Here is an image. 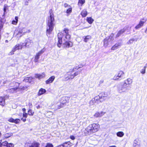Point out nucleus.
<instances>
[{"instance_id":"603ef678","label":"nucleus","mask_w":147,"mask_h":147,"mask_svg":"<svg viewBox=\"0 0 147 147\" xmlns=\"http://www.w3.org/2000/svg\"><path fill=\"white\" fill-rule=\"evenodd\" d=\"M26 118H22L21 120H22L23 122H25L26 120Z\"/></svg>"},{"instance_id":"e433bc0d","label":"nucleus","mask_w":147,"mask_h":147,"mask_svg":"<svg viewBox=\"0 0 147 147\" xmlns=\"http://www.w3.org/2000/svg\"><path fill=\"white\" fill-rule=\"evenodd\" d=\"M13 135V134L11 133H7L5 134L4 135V137L5 138H8L11 136Z\"/></svg>"},{"instance_id":"ea45409f","label":"nucleus","mask_w":147,"mask_h":147,"mask_svg":"<svg viewBox=\"0 0 147 147\" xmlns=\"http://www.w3.org/2000/svg\"><path fill=\"white\" fill-rule=\"evenodd\" d=\"M45 147H53V146L52 144L48 143L46 144Z\"/></svg>"},{"instance_id":"9d476101","label":"nucleus","mask_w":147,"mask_h":147,"mask_svg":"<svg viewBox=\"0 0 147 147\" xmlns=\"http://www.w3.org/2000/svg\"><path fill=\"white\" fill-rule=\"evenodd\" d=\"M113 36L114 34H111L109 38L107 37L104 39L103 42L104 47H107V46L108 45L109 40L111 41H112L114 40V38H113Z\"/></svg>"},{"instance_id":"473e14b6","label":"nucleus","mask_w":147,"mask_h":147,"mask_svg":"<svg viewBox=\"0 0 147 147\" xmlns=\"http://www.w3.org/2000/svg\"><path fill=\"white\" fill-rule=\"evenodd\" d=\"M18 18L17 16L15 17V20H13L12 21V24L14 25H16L18 21Z\"/></svg>"},{"instance_id":"2f4dec72","label":"nucleus","mask_w":147,"mask_h":147,"mask_svg":"<svg viewBox=\"0 0 147 147\" xmlns=\"http://www.w3.org/2000/svg\"><path fill=\"white\" fill-rule=\"evenodd\" d=\"M2 140H0V147H2V146H6L7 147L8 143L7 141H5L4 142L1 143Z\"/></svg>"},{"instance_id":"a18cd8bd","label":"nucleus","mask_w":147,"mask_h":147,"mask_svg":"<svg viewBox=\"0 0 147 147\" xmlns=\"http://www.w3.org/2000/svg\"><path fill=\"white\" fill-rule=\"evenodd\" d=\"M73 74V76H74V78L75 77L80 74V72H79L78 71H76V72L74 73Z\"/></svg>"},{"instance_id":"f3484780","label":"nucleus","mask_w":147,"mask_h":147,"mask_svg":"<svg viewBox=\"0 0 147 147\" xmlns=\"http://www.w3.org/2000/svg\"><path fill=\"white\" fill-rule=\"evenodd\" d=\"M141 145V141L138 139H136L133 143L134 147H140Z\"/></svg>"},{"instance_id":"09e8293b","label":"nucleus","mask_w":147,"mask_h":147,"mask_svg":"<svg viewBox=\"0 0 147 147\" xmlns=\"http://www.w3.org/2000/svg\"><path fill=\"white\" fill-rule=\"evenodd\" d=\"M64 6L65 7H71V6L70 5H69L68 4H67L66 3H65L64 4Z\"/></svg>"},{"instance_id":"cd10ccee","label":"nucleus","mask_w":147,"mask_h":147,"mask_svg":"<svg viewBox=\"0 0 147 147\" xmlns=\"http://www.w3.org/2000/svg\"><path fill=\"white\" fill-rule=\"evenodd\" d=\"M85 2V0H79L78 5L79 6H82Z\"/></svg>"},{"instance_id":"4468645a","label":"nucleus","mask_w":147,"mask_h":147,"mask_svg":"<svg viewBox=\"0 0 147 147\" xmlns=\"http://www.w3.org/2000/svg\"><path fill=\"white\" fill-rule=\"evenodd\" d=\"M133 82L132 80L130 78H128L123 81V84L128 88Z\"/></svg>"},{"instance_id":"423d86ee","label":"nucleus","mask_w":147,"mask_h":147,"mask_svg":"<svg viewBox=\"0 0 147 147\" xmlns=\"http://www.w3.org/2000/svg\"><path fill=\"white\" fill-rule=\"evenodd\" d=\"M117 87V92L121 94L126 92H127L129 90L128 88H127L123 84L118 85Z\"/></svg>"},{"instance_id":"5fc2aeb1","label":"nucleus","mask_w":147,"mask_h":147,"mask_svg":"<svg viewBox=\"0 0 147 147\" xmlns=\"http://www.w3.org/2000/svg\"><path fill=\"white\" fill-rule=\"evenodd\" d=\"M56 147H64V145L63 144L62 145H59Z\"/></svg>"},{"instance_id":"f8f14e48","label":"nucleus","mask_w":147,"mask_h":147,"mask_svg":"<svg viewBox=\"0 0 147 147\" xmlns=\"http://www.w3.org/2000/svg\"><path fill=\"white\" fill-rule=\"evenodd\" d=\"M45 50V49L44 48L42 49L40 51L37 53L35 56L34 61L35 62L38 61V60L40 56L43 53Z\"/></svg>"},{"instance_id":"37998d69","label":"nucleus","mask_w":147,"mask_h":147,"mask_svg":"<svg viewBox=\"0 0 147 147\" xmlns=\"http://www.w3.org/2000/svg\"><path fill=\"white\" fill-rule=\"evenodd\" d=\"M8 6L6 4H5L4 5V13L6 11V10L8 9Z\"/></svg>"},{"instance_id":"6e6d98bb","label":"nucleus","mask_w":147,"mask_h":147,"mask_svg":"<svg viewBox=\"0 0 147 147\" xmlns=\"http://www.w3.org/2000/svg\"><path fill=\"white\" fill-rule=\"evenodd\" d=\"M26 110V109L25 108H23V109H22V111L23 112V113H25Z\"/></svg>"},{"instance_id":"49530a36","label":"nucleus","mask_w":147,"mask_h":147,"mask_svg":"<svg viewBox=\"0 0 147 147\" xmlns=\"http://www.w3.org/2000/svg\"><path fill=\"white\" fill-rule=\"evenodd\" d=\"M140 72L142 74H144L146 73V70L145 69H143L140 71Z\"/></svg>"},{"instance_id":"c85d7f7f","label":"nucleus","mask_w":147,"mask_h":147,"mask_svg":"<svg viewBox=\"0 0 147 147\" xmlns=\"http://www.w3.org/2000/svg\"><path fill=\"white\" fill-rule=\"evenodd\" d=\"M86 20L89 24H92L94 21L93 19L91 17H87Z\"/></svg>"},{"instance_id":"a19ab883","label":"nucleus","mask_w":147,"mask_h":147,"mask_svg":"<svg viewBox=\"0 0 147 147\" xmlns=\"http://www.w3.org/2000/svg\"><path fill=\"white\" fill-rule=\"evenodd\" d=\"M64 147H70L69 144L68 142H65L63 144Z\"/></svg>"},{"instance_id":"39448f33","label":"nucleus","mask_w":147,"mask_h":147,"mask_svg":"<svg viewBox=\"0 0 147 147\" xmlns=\"http://www.w3.org/2000/svg\"><path fill=\"white\" fill-rule=\"evenodd\" d=\"M30 32V30H26L25 28L23 29H20L19 30H16L15 31L14 35L16 36L17 38H20L26 32Z\"/></svg>"},{"instance_id":"ddd939ff","label":"nucleus","mask_w":147,"mask_h":147,"mask_svg":"<svg viewBox=\"0 0 147 147\" xmlns=\"http://www.w3.org/2000/svg\"><path fill=\"white\" fill-rule=\"evenodd\" d=\"M24 90V87H21L20 86V88H13L8 90L9 92L11 93H14L17 92L18 91H20L21 90Z\"/></svg>"},{"instance_id":"de8ad7c7","label":"nucleus","mask_w":147,"mask_h":147,"mask_svg":"<svg viewBox=\"0 0 147 147\" xmlns=\"http://www.w3.org/2000/svg\"><path fill=\"white\" fill-rule=\"evenodd\" d=\"M23 116L24 117L26 118L28 116V114L26 113H23Z\"/></svg>"},{"instance_id":"5701e85b","label":"nucleus","mask_w":147,"mask_h":147,"mask_svg":"<svg viewBox=\"0 0 147 147\" xmlns=\"http://www.w3.org/2000/svg\"><path fill=\"white\" fill-rule=\"evenodd\" d=\"M126 28H124L122 29L119 31L116 36V37H118L120 36L121 34H122L125 31Z\"/></svg>"},{"instance_id":"4d7b16f0","label":"nucleus","mask_w":147,"mask_h":147,"mask_svg":"<svg viewBox=\"0 0 147 147\" xmlns=\"http://www.w3.org/2000/svg\"><path fill=\"white\" fill-rule=\"evenodd\" d=\"M36 108H37V109H39L40 108V106L38 105L36 107Z\"/></svg>"},{"instance_id":"052dcab7","label":"nucleus","mask_w":147,"mask_h":147,"mask_svg":"<svg viewBox=\"0 0 147 147\" xmlns=\"http://www.w3.org/2000/svg\"><path fill=\"white\" fill-rule=\"evenodd\" d=\"M103 82V80H101L100 81V83H102Z\"/></svg>"},{"instance_id":"864d4df0","label":"nucleus","mask_w":147,"mask_h":147,"mask_svg":"<svg viewBox=\"0 0 147 147\" xmlns=\"http://www.w3.org/2000/svg\"><path fill=\"white\" fill-rule=\"evenodd\" d=\"M28 105H29L30 108H32V104L31 103H29L28 104Z\"/></svg>"},{"instance_id":"680f3d73","label":"nucleus","mask_w":147,"mask_h":147,"mask_svg":"<svg viewBox=\"0 0 147 147\" xmlns=\"http://www.w3.org/2000/svg\"><path fill=\"white\" fill-rule=\"evenodd\" d=\"M146 66H145L144 67V69H145V70H146Z\"/></svg>"},{"instance_id":"0eeeda50","label":"nucleus","mask_w":147,"mask_h":147,"mask_svg":"<svg viewBox=\"0 0 147 147\" xmlns=\"http://www.w3.org/2000/svg\"><path fill=\"white\" fill-rule=\"evenodd\" d=\"M147 20V18L146 17H143L141 19L138 24L135 27V28L138 29L142 27Z\"/></svg>"},{"instance_id":"3c124183","label":"nucleus","mask_w":147,"mask_h":147,"mask_svg":"<svg viewBox=\"0 0 147 147\" xmlns=\"http://www.w3.org/2000/svg\"><path fill=\"white\" fill-rule=\"evenodd\" d=\"M28 0H26V1L25 2V5H28Z\"/></svg>"},{"instance_id":"f03ea898","label":"nucleus","mask_w":147,"mask_h":147,"mask_svg":"<svg viewBox=\"0 0 147 147\" xmlns=\"http://www.w3.org/2000/svg\"><path fill=\"white\" fill-rule=\"evenodd\" d=\"M54 19V15L52 12L50 11L49 16H48L47 19V33L50 34L53 31L55 25Z\"/></svg>"},{"instance_id":"a878e982","label":"nucleus","mask_w":147,"mask_h":147,"mask_svg":"<svg viewBox=\"0 0 147 147\" xmlns=\"http://www.w3.org/2000/svg\"><path fill=\"white\" fill-rule=\"evenodd\" d=\"M5 104V100L4 98L0 97V105L2 106H4Z\"/></svg>"},{"instance_id":"6ab92c4d","label":"nucleus","mask_w":147,"mask_h":147,"mask_svg":"<svg viewBox=\"0 0 147 147\" xmlns=\"http://www.w3.org/2000/svg\"><path fill=\"white\" fill-rule=\"evenodd\" d=\"M8 121L9 122L17 124L20 123V120L18 119H14L12 118H10L8 119Z\"/></svg>"},{"instance_id":"20e7f679","label":"nucleus","mask_w":147,"mask_h":147,"mask_svg":"<svg viewBox=\"0 0 147 147\" xmlns=\"http://www.w3.org/2000/svg\"><path fill=\"white\" fill-rule=\"evenodd\" d=\"M107 96L106 94L104 92L100 93L98 95L96 96L90 101L89 104L90 105L92 106L94 105L97 101H99L101 102L104 101L105 98Z\"/></svg>"},{"instance_id":"7ed1b4c3","label":"nucleus","mask_w":147,"mask_h":147,"mask_svg":"<svg viewBox=\"0 0 147 147\" xmlns=\"http://www.w3.org/2000/svg\"><path fill=\"white\" fill-rule=\"evenodd\" d=\"M100 126L97 123H93L90 125L86 129L84 133L86 135H90L97 131L99 129Z\"/></svg>"},{"instance_id":"bb28decb","label":"nucleus","mask_w":147,"mask_h":147,"mask_svg":"<svg viewBox=\"0 0 147 147\" xmlns=\"http://www.w3.org/2000/svg\"><path fill=\"white\" fill-rule=\"evenodd\" d=\"M138 39V38H133L132 39H130L127 42V43L128 45H130V44H131V43H133V42L134 41H136Z\"/></svg>"},{"instance_id":"e2e57ef3","label":"nucleus","mask_w":147,"mask_h":147,"mask_svg":"<svg viewBox=\"0 0 147 147\" xmlns=\"http://www.w3.org/2000/svg\"><path fill=\"white\" fill-rule=\"evenodd\" d=\"M5 42H6V43H7L8 42V40H5Z\"/></svg>"},{"instance_id":"79ce46f5","label":"nucleus","mask_w":147,"mask_h":147,"mask_svg":"<svg viewBox=\"0 0 147 147\" xmlns=\"http://www.w3.org/2000/svg\"><path fill=\"white\" fill-rule=\"evenodd\" d=\"M64 106L62 104H61V102L60 103L59 105H57V109H60L61 108V107H63Z\"/></svg>"},{"instance_id":"a211bd4d","label":"nucleus","mask_w":147,"mask_h":147,"mask_svg":"<svg viewBox=\"0 0 147 147\" xmlns=\"http://www.w3.org/2000/svg\"><path fill=\"white\" fill-rule=\"evenodd\" d=\"M26 43L24 46L27 48L30 47L32 45V40L29 39H27L26 40Z\"/></svg>"},{"instance_id":"8fccbe9b","label":"nucleus","mask_w":147,"mask_h":147,"mask_svg":"<svg viewBox=\"0 0 147 147\" xmlns=\"http://www.w3.org/2000/svg\"><path fill=\"white\" fill-rule=\"evenodd\" d=\"M70 138L71 140H74L75 139V137L73 136H71L70 137Z\"/></svg>"},{"instance_id":"1a4fd4ad","label":"nucleus","mask_w":147,"mask_h":147,"mask_svg":"<svg viewBox=\"0 0 147 147\" xmlns=\"http://www.w3.org/2000/svg\"><path fill=\"white\" fill-rule=\"evenodd\" d=\"M23 43H20V44H17L14 47L11 51L10 53V55H13L14 54V52L17 50L21 49L24 46Z\"/></svg>"},{"instance_id":"4be33fe9","label":"nucleus","mask_w":147,"mask_h":147,"mask_svg":"<svg viewBox=\"0 0 147 147\" xmlns=\"http://www.w3.org/2000/svg\"><path fill=\"white\" fill-rule=\"evenodd\" d=\"M47 91L45 89L41 88L39 90L38 93V96H40L45 93Z\"/></svg>"},{"instance_id":"4c0bfd02","label":"nucleus","mask_w":147,"mask_h":147,"mask_svg":"<svg viewBox=\"0 0 147 147\" xmlns=\"http://www.w3.org/2000/svg\"><path fill=\"white\" fill-rule=\"evenodd\" d=\"M34 112L31 109H29L28 112V114L29 115H33Z\"/></svg>"},{"instance_id":"69168bd1","label":"nucleus","mask_w":147,"mask_h":147,"mask_svg":"<svg viewBox=\"0 0 147 147\" xmlns=\"http://www.w3.org/2000/svg\"><path fill=\"white\" fill-rule=\"evenodd\" d=\"M4 84H5V82H3Z\"/></svg>"},{"instance_id":"13d9d810","label":"nucleus","mask_w":147,"mask_h":147,"mask_svg":"<svg viewBox=\"0 0 147 147\" xmlns=\"http://www.w3.org/2000/svg\"><path fill=\"white\" fill-rule=\"evenodd\" d=\"M145 32L146 33H147V26L145 30Z\"/></svg>"},{"instance_id":"c756f323","label":"nucleus","mask_w":147,"mask_h":147,"mask_svg":"<svg viewBox=\"0 0 147 147\" xmlns=\"http://www.w3.org/2000/svg\"><path fill=\"white\" fill-rule=\"evenodd\" d=\"M40 144L38 143L34 142L32 144L30 147H39Z\"/></svg>"},{"instance_id":"6e6552de","label":"nucleus","mask_w":147,"mask_h":147,"mask_svg":"<svg viewBox=\"0 0 147 147\" xmlns=\"http://www.w3.org/2000/svg\"><path fill=\"white\" fill-rule=\"evenodd\" d=\"M74 70V69H73L72 70L69 71L65 74V78L66 81L72 79L74 78L73 74Z\"/></svg>"},{"instance_id":"c9c22d12","label":"nucleus","mask_w":147,"mask_h":147,"mask_svg":"<svg viewBox=\"0 0 147 147\" xmlns=\"http://www.w3.org/2000/svg\"><path fill=\"white\" fill-rule=\"evenodd\" d=\"M85 38H84V41L85 42H87V41L91 38V37L90 36L88 35L84 37Z\"/></svg>"},{"instance_id":"58836bf2","label":"nucleus","mask_w":147,"mask_h":147,"mask_svg":"<svg viewBox=\"0 0 147 147\" xmlns=\"http://www.w3.org/2000/svg\"><path fill=\"white\" fill-rule=\"evenodd\" d=\"M72 8L70 7L67 9L66 12L67 14H69L72 12Z\"/></svg>"},{"instance_id":"9b49d317","label":"nucleus","mask_w":147,"mask_h":147,"mask_svg":"<svg viewBox=\"0 0 147 147\" xmlns=\"http://www.w3.org/2000/svg\"><path fill=\"white\" fill-rule=\"evenodd\" d=\"M125 74V73L123 71L120 70L119 72L117 75H115L114 76L113 79L114 80H117L120 78L124 76Z\"/></svg>"},{"instance_id":"dca6fc26","label":"nucleus","mask_w":147,"mask_h":147,"mask_svg":"<svg viewBox=\"0 0 147 147\" xmlns=\"http://www.w3.org/2000/svg\"><path fill=\"white\" fill-rule=\"evenodd\" d=\"M69 97L67 96H63L60 99V102L64 105L67 102H69Z\"/></svg>"},{"instance_id":"412c9836","label":"nucleus","mask_w":147,"mask_h":147,"mask_svg":"<svg viewBox=\"0 0 147 147\" xmlns=\"http://www.w3.org/2000/svg\"><path fill=\"white\" fill-rule=\"evenodd\" d=\"M45 76V74L44 73H42L41 74H35V77L39 79L44 78Z\"/></svg>"},{"instance_id":"393cba45","label":"nucleus","mask_w":147,"mask_h":147,"mask_svg":"<svg viewBox=\"0 0 147 147\" xmlns=\"http://www.w3.org/2000/svg\"><path fill=\"white\" fill-rule=\"evenodd\" d=\"M81 14L83 17H85L87 14V11L86 9H84L81 12Z\"/></svg>"},{"instance_id":"338daca9","label":"nucleus","mask_w":147,"mask_h":147,"mask_svg":"<svg viewBox=\"0 0 147 147\" xmlns=\"http://www.w3.org/2000/svg\"><path fill=\"white\" fill-rule=\"evenodd\" d=\"M146 65L147 66V63L146 64Z\"/></svg>"},{"instance_id":"72a5a7b5","label":"nucleus","mask_w":147,"mask_h":147,"mask_svg":"<svg viewBox=\"0 0 147 147\" xmlns=\"http://www.w3.org/2000/svg\"><path fill=\"white\" fill-rule=\"evenodd\" d=\"M20 84L18 82H13L11 83V85L13 84V85L12 86L16 87L15 88H19V86Z\"/></svg>"},{"instance_id":"2eb2a0df","label":"nucleus","mask_w":147,"mask_h":147,"mask_svg":"<svg viewBox=\"0 0 147 147\" xmlns=\"http://www.w3.org/2000/svg\"><path fill=\"white\" fill-rule=\"evenodd\" d=\"M106 113V112L103 111H97L94 115V117L95 118L101 117Z\"/></svg>"},{"instance_id":"bf43d9fd","label":"nucleus","mask_w":147,"mask_h":147,"mask_svg":"<svg viewBox=\"0 0 147 147\" xmlns=\"http://www.w3.org/2000/svg\"><path fill=\"white\" fill-rule=\"evenodd\" d=\"M109 147H117L115 146H109Z\"/></svg>"},{"instance_id":"7c9ffc66","label":"nucleus","mask_w":147,"mask_h":147,"mask_svg":"<svg viewBox=\"0 0 147 147\" xmlns=\"http://www.w3.org/2000/svg\"><path fill=\"white\" fill-rule=\"evenodd\" d=\"M32 78L31 77H27L24 78V81H25L26 82H30L32 81Z\"/></svg>"},{"instance_id":"f257e3e1","label":"nucleus","mask_w":147,"mask_h":147,"mask_svg":"<svg viewBox=\"0 0 147 147\" xmlns=\"http://www.w3.org/2000/svg\"><path fill=\"white\" fill-rule=\"evenodd\" d=\"M63 33H59L58 34V42L57 43V46L60 47L63 44L64 47H71L73 45L72 42L69 40L70 39V35L69 34V30L66 28H64L63 31Z\"/></svg>"},{"instance_id":"f704fd0d","label":"nucleus","mask_w":147,"mask_h":147,"mask_svg":"<svg viewBox=\"0 0 147 147\" xmlns=\"http://www.w3.org/2000/svg\"><path fill=\"white\" fill-rule=\"evenodd\" d=\"M124 133L122 131H119L117 133V136L121 137L124 135Z\"/></svg>"},{"instance_id":"c03bdc74","label":"nucleus","mask_w":147,"mask_h":147,"mask_svg":"<svg viewBox=\"0 0 147 147\" xmlns=\"http://www.w3.org/2000/svg\"><path fill=\"white\" fill-rule=\"evenodd\" d=\"M14 144L11 143H8L7 147H14Z\"/></svg>"},{"instance_id":"aec40b11","label":"nucleus","mask_w":147,"mask_h":147,"mask_svg":"<svg viewBox=\"0 0 147 147\" xmlns=\"http://www.w3.org/2000/svg\"><path fill=\"white\" fill-rule=\"evenodd\" d=\"M55 78V77L54 76H52L45 81V83L47 84H48L52 83Z\"/></svg>"},{"instance_id":"0e129e2a","label":"nucleus","mask_w":147,"mask_h":147,"mask_svg":"<svg viewBox=\"0 0 147 147\" xmlns=\"http://www.w3.org/2000/svg\"><path fill=\"white\" fill-rule=\"evenodd\" d=\"M54 102H55V103H56V101H54Z\"/></svg>"},{"instance_id":"b1692460","label":"nucleus","mask_w":147,"mask_h":147,"mask_svg":"<svg viewBox=\"0 0 147 147\" xmlns=\"http://www.w3.org/2000/svg\"><path fill=\"white\" fill-rule=\"evenodd\" d=\"M121 45V44L120 43H116L115 45L113 46L111 48V49L114 50L118 49L119 47Z\"/></svg>"}]
</instances>
